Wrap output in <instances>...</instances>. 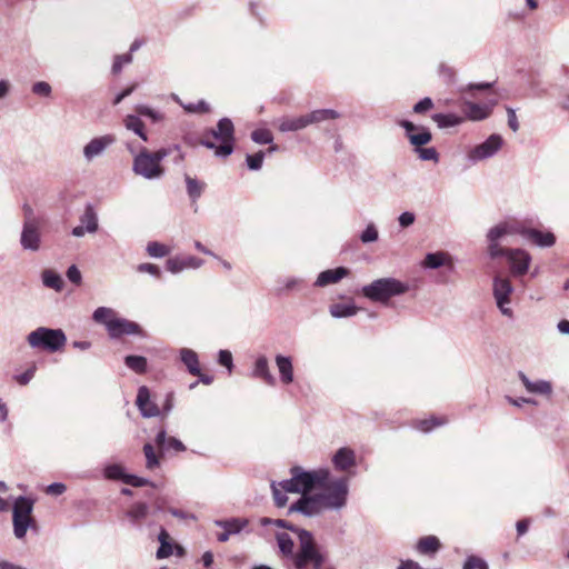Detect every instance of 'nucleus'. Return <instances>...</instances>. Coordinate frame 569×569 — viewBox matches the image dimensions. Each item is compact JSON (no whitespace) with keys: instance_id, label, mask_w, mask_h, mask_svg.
<instances>
[{"instance_id":"26","label":"nucleus","mask_w":569,"mask_h":569,"mask_svg":"<svg viewBox=\"0 0 569 569\" xmlns=\"http://www.w3.org/2000/svg\"><path fill=\"white\" fill-rule=\"evenodd\" d=\"M160 548L157 552L158 559H166L172 556L174 545L171 543V537L167 529H161L159 533Z\"/></svg>"},{"instance_id":"35","label":"nucleus","mask_w":569,"mask_h":569,"mask_svg":"<svg viewBox=\"0 0 569 569\" xmlns=\"http://www.w3.org/2000/svg\"><path fill=\"white\" fill-rule=\"evenodd\" d=\"M42 279L46 287L51 288L56 291H60L63 287V281L61 277L52 270H44L42 273Z\"/></svg>"},{"instance_id":"7","label":"nucleus","mask_w":569,"mask_h":569,"mask_svg":"<svg viewBox=\"0 0 569 569\" xmlns=\"http://www.w3.org/2000/svg\"><path fill=\"white\" fill-rule=\"evenodd\" d=\"M33 507L34 501L23 496L18 497L14 501L12 516L13 532L19 539L26 536L28 528H37V522L31 516Z\"/></svg>"},{"instance_id":"55","label":"nucleus","mask_w":569,"mask_h":569,"mask_svg":"<svg viewBox=\"0 0 569 569\" xmlns=\"http://www.w3.org/2000/svg\"><path fill=\"white\" fill-rule=\"evenodd\" d=\"M51 93V87L48 82L40 81L33 86V94H40L41 97H49Z\"/></svg>"},{"instance_id":"37","label":"nucleus","mask_w":569,"mask_h":569,"mask_svg":"<svg viewBox=\"0 0 569 569\" xmlns=\"http://www.w3.org/2000/svg\"><path fill=\"white\" fill-rule=\"evenodd\" d=\"M356 312L357 308L350 303H335L330 308V313L335 318L350 317Z\"/></svg>"},{"instance_id":"34","label":"nucleus","mask_w":569,"mask_h":569,"mask_svg":"<svg viewBox=\"0 0 569 569\" xmlns=\"http://www.w3.org/2000/svg\"><path fill=\"white\" fill-rule=\"evenodd\" d=\"M143 453L146 457L147 469L153 470L160 467V458L162 456V452L158 455L157 451H154V447L152 445L146 443L143 446Z\"/></svg>"},{"instance_id":"17","label":"nucleus","mask_w":569,"mask_h":569,"mask_svg":"<svg viewBox=\"0 0 569 569\" xmlns=\"http://www.w3.org/2000/svg\"><path fill=\"white\" fill-rule=\"evenodd\" d=\"M348 273L349 270L346 267L325 270L319 274L318 280H316V286L327 287L329 284L337 283L342 278L348 276Z\"/></svg>"},{"instance_id":"57","label":"nucleus","mask_w":569,"mask_h":569,"mask_svg":"<svg viewBox=\"0 0 569 569\" xmlns=\"http://www.w3.org/2000/svg\"><path fill=\"white\" fill-rule=\"evenodd\" d=\"M433 103L432 100L429 98H422L420 101H418L413 111L416 113H423L432 108Z\"/></svg>"},{"instance_id":"23","label":"nucleus","mask_w":569,"mask_h":569,"mask_svg":"<svg viewBox=\"0 0 569 569\" xmlns=\"http://www.w3.org/2000/svg\"><path fill=\"white\" fill-rule=\"evenodd\" d=\"M305 116H306L308 126L320 123V122H323L327 120H335V119L339 118V113L333 109L313 110Z\"/></svg>"},{"instance_id":"33","label":"nucleus","mask_w":569,"mask_h":569,"mask_svg":"<svg viewBox=\"0 0 569 569\" xmlns=\"http://www.w3.org/2000/svg\"><path fill=\"white\" fill-rule=\"evenodd\" d=\"M432 120L437 122L440 128H449L460 124L463 118L453 113H436L432 116Z\"/></svg>"},{"instance_id":"56","label":"nucleus","mask_w":569,"mask_h":569,"mask_svg":"<svg viewBox=\"0 0 569 569\" xmlns=\"http://www.w3.org/2000/svg\"><path fill=\"white\" fill-rule=\"evenodd\" d=\"M37 370L36 366H31L29 369H27L24 372L20 373L16 377V380L19 385H27L30 379L34 377V371Z\"/></svg>"},{"instance_id":"49","label":"nucleus","mask_w":569,"mask_h":569,"mask_svg":"<svg viewBox=\"0 0 569 569\" xmlns=\"http://www.w3.org/2000/svg\"><path fill=\"white\" fill-rule=\"evenodd\" d=\"M264 153L263 151H258L254 154L247 156V163L250 170H259L262 166Z\"/></svg>"},{"instance_id":"4","label":"nucleus","mask_w":569,"mask_h":569,"mask_svg":"<svg viewBox=\"0 0 569 569\" xmlns=\"http://www.w3.org/2000/svg\"><path fill=\"white\" fill-rule=\"evenodd\" d=\"M167 156H169V149L167 148L151 152L143 147L133 159L132 170L134 174L147 179L159 178L164 174L161 162Z\"/></svg>"},{"instance_id":"48","label":"nucleus","mask_w":569,"mask_h":569,"mask_svg":"<svg viewBox=\"0 0 569 569\" xmlns=\"http://www.w3.org/2000/svg\"><path fill=\"white\" fill-rule=\"evenodd\" d=\"M131 60V53L116 56V59H113V67H111V71H113V74L120 73L123 68V64L130 63Z\"/></svg>"},{"instance_id":"30","label":"nucleus","mask_w":569,"mask_h":569,"mask_svg":"<svg viewBox=\"0 0 569 569\" xmlns=\"http://www.w3.org/2000/svg\"><path fill=\"white\" fill-rule=\"evenodd\" d=\"M447 263L451 264V259L448 253H443V251H438L437 253H427L423 260V264L427 268H439Z\"/></svg>"},{"instance_id":"63","label":"nucleus","mask_w":569,"mask_h":569,"mask_svg":"<svg viewBox=\"0 0 569 569\" xmlns=\"http://www.w3.org/2000/svg\"><path fill=\"white\" fill-rule=\"evenodd\" d=\"M66 490L64 485L62 483H53L47 488V492L52 495H61Z\"/></svg>"},{"instance_id":"11","label":"nucleus","mask_w":569,"mask_h":569,"mask_svg":"<svg viewBox=\"0 0 569 569\" xmlns=\"http://www.w3.org/2000/svg\"><path fill=\"white\" fill-rule=\"evenodd\" d=\"M502 144V138L493 133L481 144L476 146L469 153L471 160H483L495 154Z\"/></svg>"},{"instance_id":"42","label":"nucleus","mask_w":569,"mask_h":569,"mask_svg":"<svg viewBox=\"0 0 569 569\" xmlns=\"http://www.w3.org/2000/svg\"><path fill=\"white\" fill-rule=\"evenodd\" d=\"M409 140L416 148H420L431 140V133L426 128H420L419 133H410Z\"/></svg>"},{"instance_id":"38","label":"nucleus","mask_w":569,"mask_h":569,"mask_svg":"<svg viewBox=\"0 0 569 569\" xmlns=\"http://www.w3.org/2000/svg\"><path fill=\"white\" fill-rule=\"evenodd\" d=\"M447 422L445 417H430L427 419H421L417 422V428L423 432L430 431L432 428L442 426Z\"/></svg>"},{"instance_id":"15","label":"nucleus","mask_w":569,"mask_h":569,"mask_svg":"<svg viewBox=\"0 0 569 569\" xmlns=\"http://www.w3.org/2000/svg\"><path fill=\"white\" fill-rule=\"evenodd\" d=\"M509 233L507 224H499L492 228L488 234L490 244H489V253L492 258L500 257V256H507L508 251L511 249H505L499 246L498 240Z\"/></svg>"},{"instance_id":"54","label":"nucleus","mask_w":569,"mask_h":569,"mask_svg":"<svg viewBox=\"0 0 569 569\" xmlns=\"http://www.w3.org/2000/svg\"><path fill=\"white\" fill-rule=\"evenodd\" d=\"M124 483L132 486L134 488L146 487L149 485V481L147 479L133 476V475H127L124 479Z\"/></svg>"},{"instance_id":"27","label":"nucleus","mask_w":569,"mask_h":569,"mask_svg":"<svg viewBox=\"0 0 569 569\" xmlns=\"http://www.w3.org/2000/svg\"><path fill=\"white\" fill-rule=\"evenodd\" d=\"M184 181H186L187 193H188L189 198L191 199V201L194 202L196 200H198L201 197V194L204 190L206 183L203 181H200L197 178H193L190 176H184Z\"/></svg>"},{"instance_id":"21","label":"nucleus","mask_w":569,"mask_h":569,"mask_svg":"<svg viewBox=\"0 0 569 569\" xmlns=\"http://www.w3.org/2000/svg\"><path fill=\"white\" fill-rule=\"evenodd\" d=\"M306 127H308V122L305 114L299 117L282 118L280 119L278 126L281 132L298 131L305 129Z\"/></svg>"},{"instance_id":"50","label":"nucleus","mask_w":569,"mask_h":569,"mask_svg":"<svg viewBox=\"0 0 569 569\" xmlns=\"http://www.w3.org/2000/svg\"><path fill=\"white\" fill-rule=\"evenodd\" d=\"M251 138L258 143H269L272 141V133L267 129H258L251 133Z\"/></svg>"},{"instance_id":"5","label":"nucleus","mask_w":569,"mask_h":569,"mask_svg":"<svg viewBox=\"0 0 569 569\" xmlns=\"http://www.w3.org/2000/svg\"><path fill=\"white\" fill-rule=\"evenodd\" d=\"M409 286L398 279L381 278L363 287L362 293L372 301L386 303L391 297L405 295Z\"/></svg>"},{"instance_id":"2","label":"nucleus","mask_w":569,"mask_h":569,"mask_svg":"<svg viewBox=\"0 0 569 569\" xmlns=\"http://www.w3.org/2000/svg\"><path fill=\"white\" fill-rule=\"evenodd\" d=\"M289 530L297 535L299 547L295 551V542L288 532L277 533L276 540H278V546L283 557L290 558L296 569L308 567L321 569L326 557L312 533L306 529H299V527H289Z\"/></svg>"},{"instance_id":"62","label":"nucleus","mask_w":569,"mask_h":569,"mask_svg":"<svg viewBox=\"0 0 569 569\" xmlns=\"http://www.w3.org/2000/svg\"><path fill=\"white\" fill-rule=\"evenodd\" d=\"M137 88V84L133 83L129 88L124 89L116 99H113V104H119L126 97L132 93Z\"/></svg>"},{"instance_id":"29","label":"nucleus","mask_w":569,"mask_h":569,"mask_svg":"<svg viewBox=\"0 0 569 569\" xmlns=\"http://www.w3.org/2000/svg\"><path fill=\"white\" fill-rule=\"evenodd\" d=\"M521 379H522L527 390L530 392L547 395V396L551 393V385L548 381L540 380L537 382H532L529 380V378L525 373H521Z\"/></svg>"},{"instance_id":"1","label":"nucleus","mask_w":569,"mask_h":569,"mask_svg":"<svg viewBox=\"0 0 569 569\" xmlns=\"http://www.w3.org/2000/svg\"><path fill=\"white\" fill-rule=\"evenodd\" d=\"M290 472V480L278 485L271 483L273 501L279 508L287 505V492L301 493V497L290 506V513L300 512L310 517L346 505L348 495L346 478H333L328 469L305 471L298 466L292 467Z\"/></svg>"},{"instance_id":"25","label":"nucleus","mask_w":569,"mask_h":569,"mask_svg":"<svg viewBox=\"0 0 569 569\" xmlns=\"http://www.w3.org/2000/svg\"><path fill=\"white\" fill-rule=\"evenodd\" d=\"M276 366H278L283 383L288 385L293 380V367L291 359L284 356L276 357Z\"/></svg>"},{"instance_id":"6","label":"nucleus","mask_w":569,"mask_h":569,"mask_svg":"<svg viewBox=\"0 0 569 569\" xmlns=\"http://www.w3.org/2000/svg\"><path fill=\"white\" fill-rule=\"evenodd\" d=\"M66 335L62 329H48L39 328L33 329L27 336V341L30 347L41 349L48 352H56L63 348L66 345Z\"/></svg>"},{"instance_id":"13","label":"nucleus","mask_w":569,"mask_h":569,"mask_svg":"<svg viewBox=\"0 0 569 569\" xmlns=\"http://www.w3.org/2000/svg\"><path fill=\"white\" fill-rule=\"evenodd\" d=\"M107 332L111 338H120L123 335H143L138 323L118 317L109 323Z\"/></svg>"},{"instance_id":"45","label":"nucleus","mask_w":569,"mask_h":569,"mask_svg":"<svg viewBox=\"0 0 569 569\" xmlns=\"http://www.w3.org/2000/svg\"><path fill=\"white\" fill-rule=\"evenodd\" d=\"M463 569H489L488 563L478 556H469L465 563Z\"/></svg>"},{"instance_id":"12","label":"nucleus","mask_w":569,"mask_h":569,"mask_svg":"<svg viewBox=\"0 0 569 569\" xmlns=\"http://www.w3.org/2000/svg\"><path fill=\"white\" fill-rule=\"evenodd\" d=\"M506 257L510 263L511 273L513 276H523L528 272L529 263L531 260L528 251L515 249L508 251Z\"/></svg>"},{"instance_id":"16","label":"nucleus","mask_w":569,"mask_h":569,"mask_svg":"<svg viewBox=\"0 0 569 569\" xmlns=\"http://www.w3.org/2000/svg\"><path fill=\"white\" fill-rule=\"evenodd\" d=\"M114 141L113 136H100L93 138L86 147H84V157L87 160H92L94 157L102 153V151Z\"/></svg>"},{"instance_id":"39","label":"nucleus","mask_w":569,"mask_h":569,"mask_svg":"<svg viewBox=\"0 0 569 569\" xmlns=\"http://www.w3.org/2000/svg\"><path fill=\"white\" fill-rule=\"evenodd\" d=\"M147 515L148 507L143 502H136L128 510V517L134 522L143 520L147 517Z\"/></svg>"},{"instance_id":"41","label":"nucleus","mask_w":569,"mask_h":569,"mask_svg":"<svg viewBox=\"0 0 569 569\" xmlns=\"http://www.w3.org/2000/svg\"><path fill=\"white\" fill-rule=\"evenodd\" d=\"M81 222L86 227L88 232H94L98 228L97 216L92 209V207H87L83 217H81Z\"/></svg>"},{"instance_id":"10","label":"nucleus","mask_w":569,"mask_h":569,"mask_svg":"<svg viewBox=\"0 0 569 569\" xmlns=\"http://www.w3.org/2000/svg\"><path fill=\"white\" fill-rule=\"evenodd\" d=\"M497 98H491L490 102L487 104H479L471 101H465L461 106V110L465 113L466 118L470 120H483L488 118L495 104H497Z\"/></svg>"},{"instance_id":"28","label":"nucleus","mask_w":569,"mask_h":569,"mask_svg":"<svg viewBox=\"0 0 569 569\" xmlns=\"http://www.w3.org/2000/svg\"><path fill=\"white\" fill-rule=\"evenodd\" d=\"M253 375L263 380L267 385H274V377L270 373L268 369V361L264 357H259L257 359Z\"/></svg>"},{"instance_id":"47","label":"nucleus","mask_w":569,"mask_h":569,"mask_svg":"<svg viewBox=\"0 0 569 569\" xmlns=\"http://www.w3.org/2000/svg\"><path fill=\"white\" fill-rule=\"evenodd\" d=\"M134 111L138 116H144L150 118L153 122H157L161 119L160 114L157 111H153L151 108L144 104H138L134 108Z\"/></svg>"},{"instance_id":"24","label":"nucleus","mask_w":569,"mask_h":569,"mask_svg":"<svg viewBox=\"0 0 569 569\" xmlns=\"http://www.w3.org/2000/svg\"><path fill=\"white\" fill-rule=\"evenodd\" d=\"M157 445L164 450H174L176 452H184L186 447L174 437H167L164 430H161L157 436Z\"/></svg>"},{"instance_id":"53","label":"nucleus","mask_w":569,"mask_h":569,"mask_svg":"<svg viewBox=\"0 0 569 569\" xmlns=\"http://www.w3.org/2000/svg\"><path fill=\"white\" fill-rule=\"evenodd\" d=\"M67 278L73 284H77V286L81 284L82 276H81V272H80L79 268L77 266H74V264H71L68 268V270H67Z\"/></svg>"},{"instance_id":"46","label":"nucleus","mask_w":569,"mask_h":569,"mask_svg":"<svg viewBox=\"0 0 569 569\" xmlns=\"http://www.w3.org/2000/svg\"><path fill=\"white\" fill-rule=\"evenodd\" d=\"M147 252L153 257H164L170 252V249L159 242H149L147 246Z\"/></svg>"},{"instance_id":"61","label":"nucleus","mask_w":569,"mask_h":569,"mask_svg":"<svg viewBox=\"0 0 569 569\" xmlns=\"http://www.w3.org/2000/svg\"><path fill=\"white\" fill-rule=\"evenodd\" d=\"M399 221H400V224L402 227H408L410 224L413 223L415 221V216L412 213H410V211H405L400 217H399Z\"/></svg>"},{"instance_id":"59","label":"nucleus","mask_w":569,"mask_h":569,"mask_svg":"<svg viewBox=\"0 0 569 569\" xmlns=\"http://www.w3.org/2000/svg\"><path fill=\"white\" fill-rule=\"evenodd\" d=\"M378 232L373 226H369L361 234V240L365 243L372 242L377 240Z\"/></svg>"},{"instance_id":"36","label":"nucleus","mask_w":569,"mask_h":569,"mask_svg":"<svg viewBox=\"0 0 569 569\" xmlns=\"http://www.w3.org/2000/svg\"><path fill=\"white\" fill-rule=\"evenodd\" d=\"M124 363L130 370L137 373H143L147 370V359L141 356H127Z\"/></svg>"},{"instance_id":"58","label":"nucleus","mask_w":569,"mask_h":569,"mask_svg":"<svg viewBox=\"0 0 569 569\" xmlns=\"http://www.w3.org/2000/svg\"><path fill=\"white\" fill-rule=\"evenodd\" d=\"M219 365L222 367H226L228 371L230 372L232 368V357L231 353L228 350H220L219 351Z\"/></svg>"},{"instance_id":"9","label":"nucleus","mask_w":569,"mask_h":569,"mask_svg":"<svg viewBox=\"0 0 569 569\" xmlns=\"http://www.w3.org/2000/svg\"><path fill=\"white\" fill-rule=\"evenodd\" d=\"M512 292L511 283L506 278L496 277L493 281V295L497 306L505 316H511V310L506 307L509 303V296Z\"/></svg>"},{"instance_id":"40","label":"nucleus","mask_w":569,"mask_h":569,"mask_svg":"<svg viewBox=\"0 0 569 569\" xmlns=\"http://www.w3.org/2000/svg\"><path fill=\"white\" fill-rule=\"evenodd\" d=\"M127 475L120 465H110L104 469V477L109 480H120L124 483Z\"/></svg>"},{"instance_id":"3","label":"nucleus","mask_w":569,"mask_h":569,"mask_svg":"<svg viewBox=\"0 0 569 569\" xmlns=\"http://www.w3.org/2000/svg\"><path fill=\"white\" fill-rule=\"evenodd\" d=\"M201 142L217 156H229L234 150V124L228 118L220 119L216 129L203 133Z\"/></svg>"},{"instance_id":"51","label":"nucleus","mask_w":569,"mask_h":569,"mask_svg":"<svg viewBox=\"0 0 569 569\" xmlns=\"http://www.w3.org/2000/svg\"><path fill=\"white\" fill-rule=\"evenodd\" d=\"M184 268L186 263L182 258L173 257L167 260V269L172 273H177Z\"/></svg>"},{"instance_id":"14","label":"nucleus","mask_w":569,"mask_h":569,"mask_svg":"<svg viewBox=\"0 0 569 569\" xmlns=\"http://www.w3.org/2000/svg\"><path fill=\"white\" fill-rule=\"evenodd\" d=\"M136 405L144 417H156L160 415L159 407L150 401L149 389L146 386H141L138 389Z\"/></svg>"},{"instance_id":"64","label":"nucleus","mask_w":569,"mask_h":569,"mask_svg":"<svg viewBox=\"0 0 569 569\" xmlns=\"http://www.w3.org/2000/svg\"><path fill=\"white\" fill-rule=\"evenodd\" d=\"M398 569H421L418 562L412 560L402 561Z\"/></svg>"},{"instance_id":"52","label":"nucleus","mask_w":569,"mask_h":569,"mask_svg":"<svg viewBox=\"0 0 569 569\" xmlns=\"http://www.w3.org/2000/svg\"><path fill=\"white\" fill-rule=\"evenodd\" d=\"M137 271L139 272H148L150 274H153L157 278L161 277V270L160 268L154 263L143 262L138 264Z\"/></svg>"},{"instance_id":"20","label":"nucleus","mask_w":569,"mask_h":569,"mask_svg":"<svg viewBox=\"0 0 569 569\" xmlns=\"http://www.w3.org/2000/svg\"><path fill=\"white\" fill-rule=\"evenodd\" d=\"M522 234L539 247H551L555 243V236L549 231L543 232L538 229H525Z\"/></svg>"},{"instance_id":"60","label":"nucleus","mask_w":569,"mask_h":569,"mask_svg":"<svg viewBox=\"0 0 569 569\" xmlns=\"http://www.w3.org/2000/svg\"><path fill=\"white\" fill-rule=\"evenodd\" d=\"M508 114V127L513 131L519 130V121L516 118L515 111L511 108H507Z\"/></svg>"},{"instance_id":"43","label":"nucleus","mask_w":569,"mask_h":569,"mask_svg":"<svg viewBox=\"0 0 569 569\" xmlns=\"http://www.w3.org/2000/svg\"><path fill=\"white\" fill-rule=\"evenodd\" d=\"M181 106L187 112L191 113H207L210 111V107L204 100L181 103Z\"/></svg>"},{"instance_id":"19","label":"nucleus","mask_w":569,"mask_h":569,"mask_svg":"<svg viewBox=\"0 0 569 569\" xmlns=\"http://www.w3.org/2000/svg\"><path fill=\"white\" fill-rule=\"evenodd\" d=\"M332 461L337 470L348 471L355 466V452L348 447H342L335 453Z\"/></svg>"},{"instance_id":"31","label":"nucleus","mask_w":569,"mask_h":569,"mask_svg":"<svg viewBox=\"0 0 569 569\" xmlns=\"http://www.w3.org/2000/svg\"><path fill=\"white\" fill-rule=\"evenodd\" d=\"M124 126L128 130L134 132L138 137H140L143 141L148 140L147 133L144 131V124L140 120L139 117L129 114L124 118Z\"/></svg>"},{"instance_id":"22","label":"nucleus","mask_w":569,"mask_h":569,"mask_svg":"<svg viewBox=\"0 0 569 569\" xmlns=\"http://www.w3.org/2000/svg\"><path fill=\"white\" fill-rule=\"evenodd\" d=\"M180 358L182 363L187 367V370L191 375H200V362L199 357L194 350L183 348L180 351Z\"/></svg>"},{"instance_id":"8","label":"nucleus","mask_w":569,"mask_h":569,"mask_svg":"<svg viewBox=\"0 0 569 569\" xmlns=\"http://www.w3.org/2000/svg\"><path fill=\"white\" fill-rule=\"evenodd\" d=\"M20 242L26 250L38 251L40 249L41 233L37 219L24 220Z\"/></svg>"},{"instance_id":"44","label":"nucleus","mask_w":569,"mask_h":569,"mask_svg":"<svg viewBox=\"0 0 569 569\" xmlns=\"http://www.w3.org/2000/svg\"><path fill=\"white\" fill-rule=\"evenodd\" d=\"M416 151L419 156V159H421L423 161L439 162V152L433 147H428V148L420 147V148H416Z\"/></svg>"},{"instance_id":"32","label":"nucleus","mask_w":569,"mask_h":569,"mask_svg":"<svg viewBox=\"0 0 569 569\" xmlns=\"http://www.w3.org/2000/svg\"><path fill=\"white\" fill-rule=\"evenodd\" d=\"M117 315L110 309L106 307H99L93 312V320L97 323H101L109 329V323L114 322Z\"/></svg>"},{"instance_id":"18","label":"nucleus","mask_w":569,"mask_h":569,"mask_svg":"<svg viewBox=\"0 0 569 569\" xmlns=\"http://www.w3.org/2000/svg\"><path fill=\"white\" fill-rule=\"evenodd\" d=\"M442 547L441 541L438 539L437 536L433 535H427L421 537L416 546V550L420 555L425 556H433L436 552H438Z\"/></svg>"}]
</instances>
